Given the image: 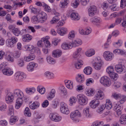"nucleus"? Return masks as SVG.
Listing matches in <instances>:
<instances>
[{
	"mask_svg": "<svg viewBox=\"0 0 126 126\" xmlns=\"http://www.w3.org/2000/svg\"><path fill=\"white\" fill-rule=\"evenodd\" d=\"M109 75L111 79L114 80H117L118 77V74L113 72H111Z\"/></svg>",
	"mask_w": 126,
	"mask_h": 126,
	"instance_id": "nucleus-31",
	"label": "nucleus"
},
{
	"mask_svg": "<svg viewBox=\"0 0 126 126\" xmlns=\"http://www.w3.org/2000/svg\"><path fill=\"white\" fill-rule=\"evenodd\" d=\"M97 11V8L95 6L92 5L90 6L88 10L89 16L91 17L94 16Z\"/></svg>",
	"mask_w": 126,
	"mask_h": 126,
	"instance_id": "nucleus-10",
	"label": "nucleus"
},
{
	"mask_svg": "<svg viewBox=\"0 0 126 126\" xmlns=\"http://www.w3.org/2000/svg\"><path fill=\"white\" fill-rule=\"evenodd\" d=\"M94 61L93 66L94 69L97 70L100 69L104 63L100 57H96L95 58Z\"/></svg>",
	"mask_w": 126,
	"mask_h": 126,
	"instance_id": "nucleus-3",
	"label": "nucleus"
},
{
	"mask_svg": "<svg viewBox=\"0 0 126 126\" xmlns=\"http://www.w3.org/2000/svg\"><path fill=\"white\" fill-rule=\"evenodd\" d=\"M32 38V36L29 34H27L23 36L22 38L23 41L25 42H29Z\"/></svg>",
	"mask_w": 126,
	"mask_h": 126,
	"instance_id": "nucleus-27",
	"label": "nucleus"
},
{
	"mask_svg": "<svg viewBox=\"0 0 126 126\" xmlns=\"http://www.w3.org/2000/svg\"><path fill=\"white\" fill-rule=\"evenodd\" d=\"M25 47L28 50L32 52H34L35 51V48L32 45H27L25 46Z\"/></svg>",
	"mask_w": 126,
	"mask_h": 126,
	"instance_id": "nucleus-36",
	"label": "nucleus"
},
{
	"mask_svg": "<svg viewBox=\"0 0 126 126\" xmlns=\"http://www.w3.org/2000/svg\"><path fill=\"white\" fill-rule=\"evenodd\" d=\"M37 16L39 18V22L42 23L45 21L47 18V14L43 12H39Z\"/></svg>",
	"mask_w": 126,
	"mask_h": 126,
	"instance_id": "nucleus-8",
	"label": "nucleus"
},
{
	"mask_svg": "<svg viewBox=\"0 0 126 126\" xmlns=\"http://www.w3.org/2000/svg\"><path fill=\"white\" fill-rule=\"evenodd\" d=\"M126 101V96H123L121 99L120 100V101L118 102L114 106V109L118 116L120 115L121 113V109L120 106V104H121L124 103Z\"/></svg>",
	"mask_w": 126,
	"mask_h": 126,
	"instance_id": "nucleus-2",
	"label": "nucleus"
},
{
	"mask_svg": "<svg viewBox=\"0 0 126 126\" xmlns=\"http://www.w3.org/2000/svg\"><path fill=\"white\" fill-rule=\"evenodd\" d=\"M55 92L56 91L55 89H52L47 96V99L49 100L53 98L55 96Z\"/></svg>",
	"mask_w": 126,
	"mask_h": 126,
	"instance_id": "nucleus-22",
	"label": "nucleus"
},
{
	"mask_svg": "<svg viewBox=\"0 0 126 126\" xmlns=\"http://www.w3.org/2000/svg\"><path fill=\"white\" fill-rule=\"evenodd\" d=\"M45 74L46 77L49 78H52L54 77L53 73L49 71H47L45 73Z\"/></svg>",
	"mask_w": 126,
	"mask_h": 126,
	"instance_id": "nucleus-45",
	"label": "nucleus"
},
{
	"mask_svg": "<svg viewBox=\"0 0 126 126\" xmlns=\"http://www.w3.org/2000/svg\"><path fill=\"white\" fill-rule=\"evenodd\" d=\"M47 62L50 64H53L55 62V60L50 56L47 57Z\"/></svg>",
	"mask_w": 126,
	"mask_h": 126,
	"instance_id": "nucleus-49",
	"label": "nucleus"
},
{
	"mask_svg": "<svg viewBox=\"0 0 126 126\" xmlns=\"http://www.w3.org/2000/svg\"><path fill=\"white\" fill-rule=\"evenodd\" d=\"M115 71L118 73H123L126 71V68L125 66L120 63L116 64L115 66Z\"/></svg>",
	"mask_w": 126,
	"mask_h": 126,
	"instance_id": "nucleus-6",
	"label": "nucleus"
},
{
	"mask_svg": "<svg viewBox=\"0 0 126 126\" xmlns=\"http://www.w3.org/2000/svg\"><path fill=\"white\" fill-rule=\"evenodd\" d=\"M68 2L67 0H61L60 5V7L62 8L65 7L68 4Z\"/></svg>",
	"mask_w": 126,
	"mask_h": 126,
	"instance_id": "nucleus-35",
	"label": "nucleus"
},
{
	"mask_svg": "<svg viewBox=\"0 0 126 126\" xmlns=\"http://www.w3.org/2000/svg\"><path fill=\"white\" fill-rule=\"evenodd\" d=\"M106 103L104 105L105 108L108 110H110L111 109L112 107V103L110 100L107 99L106 101Z\"/></svg>",
	"mask_w": 126,
	"mask_h": 126,
	"instance_id": "nucleus-28",
	"label": "nucleus"
},
{
	"mask_svg": "<svg viewBox=\"0 0 126 126\" xmlns=\"http://www.w3.org/2000/svg\"><path fill=\"white\" fill-rule=\"evenodd\" d=\"M8 114L10 115L12 114H13L14 113V110L13 107V106L10 105L8 108Z\"/></svg>",
	"mask_w": 126,
	"mask_h": 126,
	"instance_id": "nucleus-40",
	"label": "nucleus"
},
{
	"mask_svg": "<svg viewBox=\"0 0 126 126\" xmlns=\"http://www.w3.org/2000/svg\"><path fill=\"white\" fill-rule=\"evenodd\" d=\"M52 54L54 57L58 58L60 56L62 55V51L59 49L55 50L53 51Z\"/></svg>",
	"mask_w": 126,
	"mask_h": 126,
	"instance_id": "nucleus-19",
	"label": "nucleus"
},
{
	"mask_svg": "<svg viewBox=\"0 0 126 126\" xmlns=\"http://www.w3.org/2000/svg\"><path fill=\"white\" fill-rule=\"evenodd\" d=\"M94 50L93 49H90L88 50L85 53L86 56L89 57L93 56L94 55Z\"/></svg>",
	"mask_w": 126,
	"mask_h": 126,
	"instance_id": "nucleus-32",
	"label": "nucleus"
},
{
	"mask_svg": "<svg viewBox=\"0 0 126 126\" xmlns=\"http://www.w3.org/2000/svg\"><path fill=\"white\" fill-rule=\"evenodd\" d=\"M22 98H18L16 99L15 105L16 109H18L21 106L23 103Z\"/></svg>",
	"mask_w": 126,
	"mask_h": 126,
	"instance_id": "nucleus-18",
	"label": "nucleus"
},
{
	"mask_svg": "<svg viewBox=\"0 0 126 126\" xmlns=\"http://www.w3.org/2000/svg\"><path fill=\"white\" fill-rule=\"evenodd\" d=\"M92 71V68L89 66H88L85 68L83 70L84 73L88 75L91 74Z\"/></svg>",
	"mask_w": 126,
	"mask_h": 126,
	"instance_id": "nucleus-30",
	"label": "nucleus"
},
{
	"mask_svg": "<svg viewBox=\"0 0 126 126\" xmlns=\"http://www.w3.org/2000/svg\"><path fill=\"white\" fill-rule=\"evenodd\" d=\"M25 91L27 94H31L34 93L36 91V89L35 88L33 87L27 88L26 89Z\"/></svg>",
	"mask_w": 126,
	"mask_h": 126,
	"instance_id": "nucleus-26",
	"label": "nucleus"
},
{
	"mask_svg": "<svg viewBox=\"0 0 126 126\" xmlns=\"http://www.w3.org/2000/svg\"><path fill=\"white\" fill-rule=\"evenodd\" d=\"M40 105L39 102L35 101L30 106V107L31 109L34 110L38 108Z\"/></svg>",
	"mask_w": 126,
	"mask_h": 126,
	"instance_id": "nucleus-24",
	"label": "nucleus"
},
{
	"mask_svg": "<svg viewBox=\"0 0 126 126\" xmlns=\"http://www.w3.org/2000/svg\"><path fill=\"white\" fill-rule=\"evenodd\" d=\"M82 44L81 40L80 39H78L73 41L72 43L70 42L68 43H64L62 44L61 47L63 49H67L72 48L73 47L78 46Z\"/></svg>",
	"mask_w": 126,
	"mask_h": 126,
	"instance_id": "nucleus-1",
	"label": "nucleus"
},
{
	"mask_svg": "<svg viewBox=\"0 0 126 126\" xmlns=\"http://www.w3.org/2000/svg\"><path fill=\"white\" fill-rule=\"evenodd\" d=\"M43 6L44 7L45 10L46 11L48 12L51 11V9L50 7L46 4L43 3Z\"/></svg>",
	"mask_w": 126,
	"mask_h": 126,
	"instance_id": "nucleus-50",
	"label": "nucleus"
},
{
	"mask_svg": "<svg viewBox=\"0 0 126 126\" xmlns=\"http://www.w3.org/2000/svg\"><path fill=\"white\" fill-rule=\"evenodd\" d=\"M122 43V41L121 40H119L117 42L114 43H113V45L114 47L118 48L121 46Z\"/></svg>",
	"mask_w": 126,
	"mask_h": 126,
	"instance_id": "nucleus-41",
	"label": "nucleus"
},
{
	"mask_svg": "<svg viewBox=\"0 0 126 126\" xmlns=\"http://www.w3.org/2000/svg\"><path fill=\"white\" fill-rule=\"evenodd\" d=\"M10 40L15 45L18 40L17 38L15 36H12Z\"/></svg>",
	"mask_w": 126,
	"mask_h": 126,
	"instance_id": "nucleus-64",
	"label": "nucleus"
},
{
	"mask_svg": "<svg viewBox=\"0 0 126 126\" xmlns=\"http://www.w3.org/2000/svg\"><path fill=\"white\" fill-rule=\"evenodd\" d=\"M77 101V99L75 97L72 96L70 98L69 100L70 105L72 106L73 104L75 103Z\"/></svg>",
	"mask_w": 126,
	"mask_h": 126,
	"instance_id": "nucleus-46",
	"label": "nucleus"
},
{
	"mask_svg": "<svg viewBox=\"0 0 126 126\" xmlns=\"http://www.w3.org/2000/svg\"><path fill=\"white\" fill-rule=\"evenodd\" d=\"M119 121L122 124L125 125L126 124V114H124L121 116Z\"/></svg>",
	"mask_w": 126,
	"mask_h": 126,
	"instance_id": "nucleus-25",
	"label": "nucleus"
},
{
	"mask_svg": "<svg viewBox=\"0 0 126 126\" xmlns=\"http://www.w3.org/2000/svg\"><path fill=\"white\" fill-rule=\"evenodd\" d=\"M17 64L20 67H22L24 66V61L22 59H19L18 60Z\"/></svg>",
	"mask_w": 126,
	"mask_h": 126,
	"instance_id": "nucleus-56",
	"label": "nucleus"
},
{
	"mask_svg": "<svg viewBox=\"0 0 126 126\" xmlns=\"http://www.w3.org/2000/svg\"><path fill=\"white\" fill-rule=\"evenodd\" d=\"M39 19V18L37 16H34L32 17L31 20L33 23H35Z\"/></svg>",
	"mask_w": 126,
	"mask_h": 126,
	"instance_id": "nucleus-63",
	"label": "nucleus"
},
{
	"mask_svg": "<svg viewBox=\"0 0 126 126\" xmlns=\"http://www.w3.org/2000/svg\"><path fill=\"white\" fill-rule=\"evenodd\" d=\"M67 29L63 27H62L57 29V32L61 35H63L66 33Z\"/></svg>",
	"mask_w": 126,
	"mask_h": 126,
	"instance_id": "nucleus-20",
	"label": "nucleus"
},
{
	"mask_svg": "<svg viewBox=\"0 0 126 126\" xmlns=\"http://www.w3.org/2000/svg\"><path fill=\"white\" fill-rule=\"evenodd\" d=\"M17 121V117L12 115L10 117V123L11 124L13 125L14 124L16 121Z\"/></svg>",
	"mask_w": 126,
	"mask_h": 126,
	"instance_id": "nucleus-37",
	"label": "nucleus"
},
{
	"mask_svg": "<svg viewBox=\"0 0 126 126\" xmlns=\"http://www.w3.org/2000/svg\"><path fill=\"white\" fill-rule=\"evenodd\" d=\"M76 80L79 83L83 82L84 80V76L83 75L78 74L76 78Z\"/></svg>",
	"mask_w": 126,
	"mask_h": 126,
	"instance_id": "nucleus-23",
	"label": "nucleus"
},
{
	"mask_svg": "<svg viewBox=\"0 0 126 126\" xmlns=\"http://www.w3.org/2000/svg\"><path fill=\"white\" fill-rule=\"evenodd\" d=\"M21 52L20 51H15L13 55L16 58H18L20 56Z\"/></svg>",
	"mask_w": 126,
	"mask_h": 126,
	"instance_id": "nucleus-60",
	"label": "nucleus"
},
{
	"mask_svg": "<svg viewBox=\"0 0 126 126\" xmlns=\"http://www.w3.org/2000/svg\"><path fill=\"white\" fill-rule=\"evenodd\" d=\"M47 37V38H44V41H43L46 47H49L50 46V43L47 39L48 37Z\"/></svg>",
	"mask_w": 126,
	"mask_h": 126,
	"instance_id": "nucleus-53",
	"label": "nucleus"
},
{
	"mask_svg": "<svg viewBox=\"0 0 126 126\" xmlns=\"http://www.w3.org/2000/svg\"><path fill=\"white\" fill-rule=\"evenodd\" d=\"M114 70L113 67L111 66H109L108 67L106 70L107 73L109 74L111 72H112Z\"/></svg>",
	"mask_w": 126,
	"mask_h": 126,
	"instance_id": "nucleus-55",
	"label": "nucleus"
},
{
	"mask_svg": "<svg viewBox=\"0 0 126 126\" xmlns=\"http://www.w3.org/2000/svg\"><path fill=\"white\" fill-rule=\"evenodd\" d=\"M58 102L56 100H53L52 102V106L54 108H56L58 104Z\"/></svg>",
	"mask_w": 126,
	"mask_h": 126,
	"instance_id": "nucleus-59",
	"label": "nucleus"
},
{
	"mask_svg": "<svg viewBox=\"0 0 126 126\" xmlns=\"http://www.w3.org/2000/svg\"><path fill=\"white\" fill-rule=\"evenodd\" d=\"M12 32L16 36H17L19 34L20 30L18 28H16Z\"/></svg>",
	"mask_w": 126,
	"mask_h": 126,
	"instance_id": "nucleus-58",
	"label": "nucleus"
},
{
	"mask_svg": "<svg viewBox=\"0 0 126 126\" xmlns=\"http://www.w3.org/2000/svg\"><path fill=\"white\" fill-rule=\"evenodd\" d=\"M75 36V34L74 31L70 32L68 35V37L70 39H72Z\"/></svg>",
	"mask_w": 126,
	"mask_h": 126,
	"instance_id": "nucleus-62",
	"label": "nucleus"
},
{
	"mask_svg": "<svg viewBox=\"0 0 126 126\" xmlns=\"http://www.w3.org/2000/svg\"><path fill=\"white\" fill-rule=\"evenodd\" d=\"M70 17L72 19L75 20H78L79 19L78 14L77 13H72L70 15Z\"/></svg>",
	"mask_w": 126,
	"mask_h": 126,
	"instance_id": "nucleus-29",
	"label": "nucleus"
},
{
	"mask_svg": "<svg viewBox=\"0 0 126 126\" xmlns=\"http://www.w3.org/2000/svg\"><path fill=\"white\" fill-rule=\"evenodd\" d=\"M3 74L8 76H11L13 73V72L11 68L9 67H6L2 70Z\"/></svg>",
	"mask_w": 126,
	"mask_h": 126,
	"instance_id": "nucleus-15",
	"label": "nucleus"
},
{
	"mask_svg": "<svg viewBox=\"0 0 126 126\" xmlns=\"http://www.w3.org/2000/svg\"><path fill=\"white\" fill-rule=\"evenodd\" d=\"M90 21L93 24L97 25L101 22V20L100 18L95 17L91 18L90 19Z\"/></svg>",
	"mask_w": 126,
	"mask_h": 126,
	"instance_id": "nucleus-17",
	"label": "nucleus"
},
{
	"mask_svg": "<svg viewBox=\"0 0 126 126\" xmlns=\"http://www.w3.org/2000/svg\"><path fill=\"white\" fill-rule=\"evenodd\" d=\"M94 82V80L92 78H90L87 79L86 84L87 86H89L90 84L93 83Z\"/></svg>",
	"mask_w": 126,
	"mask_h": 126,
	"instance_id": "nucleus-61",
	"label": "nucleus"
},
{
	"mask_svg": "<svg viewBox=\"0 0 126 126\" xmlns=\"http://www.w3.org/2000/svg\"><path fill=\"white\" fill-rule=\"evenodd\" d=\"M70 117L74 121L78 122L79 121L78 117L74 112H72L70 114Z\"/></svg>",
	"mask_w": 126,
	"mask_h": 126,
	"instance_id": "nucleus-33",
	"label": "nucleus"
},
{
	"mask_svg": "<svg viewBox=\"0 0 126 126\" xmlns=\"http://www.w3.org/2000/svg\"><path fill=\"white\" fill-rule=\"evenodd\" d=\"M60 18L57 16H54L52 19L50 21V22L51 24H53L58 22Z\"/></svg>",
	"mask_w": 126,
	"mask_h": 126,
	"instance_id": "nucleus-51",
	"label": "nucleus"
},
{
	"mask_svg": "<svg viewBox=\"0 0 126 126\" xmlns=\"http://www.w3.org/2000/svg\"><path fill=\"white\" fill-rule=\"evenodd\" d=\"M83 113L87 117H89L91 116L90 114L89 113V108H85L83 110Z\"/></svg>",
	"mask_w": 126,
	"mask_h": 126,
	"instance_id": "nucleus-42",
	"label": "nucleus"
},
{
	"mask_svg": "<svg viewBox=\"0 0 126 126\" xmlns=\"http://www.w3.org/2000/svg\"><path fill=\"white\" fill-rule=\"evenodd\" d=\"M79 0H74L72 2L71 6L74 8H76L79 5Z\"/></svg>",
	"mask_w": 126,
	"mask_h": 126,
	"instance_id": "nucleus-39",
	"label": "nucleus"
},
{
	"mask_svg": "<svg viewBox=\"0 0 126 126\" xmlns=\"http://www.w3.org/2000/svg\"><path fill=\"white\" fill-rule=\"evenodd\" d=\"M33 116L34 118L33 119V120L34 121H37V120L40 118L41 117V116L37 112H35L33 113Z\"/></svg>",
	"mask_w": 126,
	"mask_h": 126,
	"instance_id": "nucleus-44",
	"label": "nucleus"
},
{
	"mask_svg": "<svg viewBox=\"0 0 126 126\" xmlns=\"http://www.w3.org/2000/svg\"><path fill=\"white\" fill-rule=\"evenodd\" d=\"M121 85V83L120 82L117 81L114 82L113 84V86L115 89H117L120 87Z\"/></svg>",
	"mask_w": 126,
	"mask_h": 126,
	"instance_id": "nucleus-57",
	"label": "nucleus"
},
{
	"mask_svg": "<svg viewBox=\"0 0 126 126\" xmlns=\"http://www.w3.org/2000/svg\"><path fill=\"white\" fill-rule=\"evenodd\" d=\"M24 113V115L26 116L30 117L31 116V113L28 107H26L25 108Z\"/></svg>",
	"mask_w": 126,
	"mask_h": 126,
	"instance_id": "nucleus-43",
	"label": "nucleus"
},
{
	"mask_svg": "<svg viewBox=\"0 0 126 126\" xmlns=\"http://www.w3.org/2000/svg\"><path fill=\"white\" fill-rule=\"evenodd\" d=\"M77 98L79 100V103L81 105H85L88 102V99L87 97L82 94L78 95Z\"/></svg>",
	"mask_w": 126,
	"mask_h": 126,
	"instance_id": "nucleus-4",
	"label": "nucleus"
},
{
	"mask_svg": "<svg viewBox=\"0 0 126 126\" xmlns=\"http://www.w3.org/2000/svg\"><path fill=\"white\" fill-rule=\"evenodd\" d=\"M86 94L88 96L93 95L94 94L95 91L92 89H90L87 91Z\"/></svg>",
	"mask_w": 126,
	"mask_h": 126,
	"instance_id": "nucleus-52",
	"label": "nucleus"
},
{
	"mask_svg": "<svg viewBox=\"0 0 126 126\" xmlns=\"http://www.w3.org/2000/svg\"><path fill=\"white\" fill-rule=\"evenodd\" d=\"M6 43L7 46L9 47H13L15 45L10 39L7 40Z\"/></svg>",
	"mask_w": 126,
	"mask_h": 126,
	"instance_id": "nucleus-54",
	"label": "nucleus"
},
{
	"mask_svg": "<svg viewBox=\"0 0 126 126\" xmlns=\"http://www.w3.org/2000/svg\"><path fill=\"white\" fill-rule=\"evenodd\" d=\"M60 111L62 113L68 114L69 113V111L67 108L66 104L63 102L60 103Z\"/></svg>",
	"mask_w": 126,
	"mask_h": 126,
	"instance_id": "nucleus-9",
	"label": "nucleus"
},
{
	"mask_svg": "<svg viewBox=\"0 0 126 126\" xmlns=\"http://www.w3.org/2000/svg\"><path fill=\"white\" fill-rule=\"evenodd\" d=\"M105 59L107 61H110L113 58V54L109 51H105L103 54Z\"/></svg>",
	"mask_w": 126,
	"mask_h": 126,
	"instance_id": "nucleus-11",
	"label": "nucleus"
},
{
	"mask_svg": "<svg viewBox=\"0 0 126 126\" xmlns=\"http://www.w3.org/2000/svg\"><path fill=\"white\" fill-rule=\"evenodd\" d=\"M100 82L101 84L105 86H109L111 84L110 79L106 76L102 77L100 79Z\"/></svg>",
	"mask_w": 126,
	"mask_h": 126,
	"instance_id": "nucleus-5",
	"label": "nucleus"
},
{
	"mask_svg": "<svg viewBox=\"0 0 126 126\" xmlns=\"http://www.w3.org/2000/svg\"><path fill=\"white\" fill-rule=\"evenodd\" d=\"M13 94L11 92H7L5 97V100L7 103L12 102L14 100Z\"/></svg>",
	"mask_w": 126,
	"mask_h": 126,
	"instance_id": "nucleus-13",
	"label": "nucleus"
},
{
	"mask_svg": "<svg viewBox=\"0 0 126 126\" xmlns=\"http://www.w3.org/2000/svg\"><path fill=\"white\" fill-rule=\"evenodd\" d=\"M82 64L83 62L82 61L79 60L75 63V66L76 68L78 69H80L81 67V65Z\"/></svg>",
	"mask_w": 126,
	"mask_h": 126,
	"instance_id": "nucleus-34",
	"label": "nucleus"
},
{
	"mask_svg": "<svg viewBox=\"0 0 126 126\" xmlns=\"http://www.w3.org/2000/svg\"><path fill=\"white\" fill-rule=\"evenodd\" d=\"M13 94L15 96L18 98H23L24 96L23 92L18 89H16L14 91Z\"/></svg>",
	"mask_w": 126,
	"mask_h": 126,
	"instance_id": "nucleus-16",
	"label": "nucleus"
},
{
	"mask_svg": "<svg viewBox=\"0 0 126 126\" xmlns=\"http://www.w3.org/2000/svg\"><path fill=\"white\" fill-rule=\"evenodd\" d=\"M37 64L34 62H30L28 64L27 69L28 71L32 72L34 70V68L37 67Z\"/></svg>",
	"mask_w": 126,
	"mask_h": 126,
	"instance_id": "nucleus-14",
	"label": "nucleus"
},
{
	"mask_svg": "<svg viewBox=\"0 0 126 126\" xmlns=\"http://www.w3.org/2000/svg\"><path fill=\"white\" fill-rule=\"evenodd\" d=\"M123 96L121 97L120 94H118L116 93H113L112 94L111 97H112L113 98L116 99H117L119 98H120L121 99Z\"/></svg>",
	"mask_w": 126,
	"mask_h": 126,
	"instance_id": "nucleus-47",
	"label": "nucleus"
},
{
	"mask_svg": "<svg viewBox=\"0 0 126 126\" xmlns=\"http://www.w3.org/2000/svg\"><path fill=\"white\" fill-rule=\"evenodd\" d=\"M104 124L103 121H96L94 122L92 125L93 126H101Z\"/></svg>",
	"mask_w": 126,
	"mask_h": 126,
	"instance_id": "nucleus-48",
	"label": "nucleus"
},
{
	"mask_svg": "<svg viewBox=\"0 0 126 126\" xmlns=\"http://www.w3.org/2000/svg\"><path fill=\"white\" fill-rule=\"evenodd\" d=\"M50 119L55 122H58L61 120L62 117L59 116L57 113H51L49 115Z\"/></svg>",
	"mask_w": 126,
	"mask_h": 126,
	"instance_id": "nucleus-12",
	"label": "nucleus"
},
{
	"mask_svg": "<svg viewBox=\"0 0 126 126\" xmlns=\"http://www.w3.org/2000/svg\"><path fill=\"white\" fill-rule=\"evenodd\" d=\"M104 94L101 90L98 91L95 95V98L97 99H102L104 98Z\"/></svg>",
	"mask_w": 126,
	"mask_h": 126,
	"instance_id": "nucleus-21",
	"label": "nucleus"
},
{
	"mask_svg": "<svg viewBox=\"0 0 126 126\" xmlns=\"http://www.w3.org/2000/svg\"><path fill=\"white\" fill-rule=\"evenodd\" d=\"M16 79L18 81H21L22 80L26 78V74L23 72H16L15 75Z\"/></svg>",
	"mask_w": 126,
	"mask_h": 126,
	"instance_id": "nucleus-7",
	"label": "nucleus"
},
{
	"mask_svg": "<svg viewBox=\"0 0 126 126\" xmlns=\"http://www.w3.org/2000/svg\"><path fill=\"white\" fill-rule=\"evenodd\" d=\"M65 85L68 89H71L73 88V83L70 80H68L65 82Z\"/></svg>",
	"mask_w": 126,
	"mask_h": 126,
	"instance_id": "nucleus-38",
	"label": "nucleus"
}]
</instances>
